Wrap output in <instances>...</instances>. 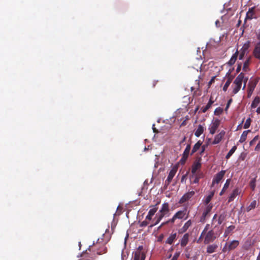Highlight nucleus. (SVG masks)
Here are the masks:
<instances>
[{
    "label": "nucleus",
    "mask_w": 260,
    "mask_h": 260,
    "mask_svg": "<svg viewBox=\"0 0 260 260\" xmlns=\"http://www.w3.org/2000/svg\"><path fill=\"white\" fill-rule=\"evenodd\" d=\"M170 212V206L168 203H164L162 204L161 208L156 214L154 218L155 222L150 225V227H152L157 225L165 216H168Z\"/></svg>",
    "instance_id": "nucleus-1"
},
{
    "label": "nucleus",
    "mask_w": 260,
    "mask_h": 260,
    "mask_svg": "<svg viewBox=\"0 0 260 260\" xmlns=\"http://www.w3.org/2000/svg\"><path fill=\"white\" fill-rule=\"evenodd\" d=\"M244 79V74L241 73L235 79L233 83V93L236 94L240 89L242 82Z\"/></svg>",
    "instance_id": "nucleus-2"
},
{
    "label": "nucleus",
    "mask_w": 260,
    "mask_h": 260,
    "mask_svg": "<svg viewBox=\"0 0 260 260\" xmlns=\"http://www.w3.org/2000/svg\"><path fill=\"white\" fill-rule=\"evenodd\" d=\"M225 215L224 214H221L219 216L215 214L213 217L211 223L212 225L214 226L213 229H215L220 225L225 220Z\"/></svg>",
    "instance_id": "nucleus-3"
},
{
    "label": "nucleus",
    "mask_w": 260,
    "mask_h": 260,
    "mask_svg": "<svg viewBox=\"0 0 260 260\" xmlns=\"http://www.w3.org/2000/svg\"><path fill=\"white\" fill-rule=\"evenodd\" d=\"M145 249L142 246L138 247L135 252L134 260H145Z\"/></svg>",
    "instance_id": "nucleus-4"
},
{
    "label": "nucleus",
    "mask_w": 260,
    "mask_h": 260,
    "mask_svg": "<svg viewBox=\"0 0 260 260\" xmlns=\"http://www.w3.org/2000/svg\"><path fill=\"white\" fill-rule=\"evenodd\" d=\"M220 123V120L217 118H214L209 127V132L211 134L213 135L215 133L216 131L219 127Z\"/></svg>",
    "instance_id": "nucleus-5"
},
{
    "label": "nucleus",
    "mask_w": 260,
    "mask_h": 260,
    "mask_svg": "<svg viewBox=\"0 0 260 260\" xmlns=\"http://www.w3.org/2000/svg\"><path fill=\"white\" fill-rule=\"evenodd\" d=\"M216 238V236L213 230H211L208 231L205 236L204 239V243L208 244L210 242H213L215 239Z\"/></svg>",
    "instance_id": "nucleus-6"
},
{
    "label": "nucleus",
    "mask_w": 260,
    "mask_h": 260,
    "mask_svg": "<svg viewBox=\"0 0 260 260\" xmlns=\"http://www.w3.org/2000/svg\"><path fill=\"white\" fill-rule=\"evenodd\" d=\"M189 212L187 213V208H185L183 210H180L177 212L175 214V218L176 219H186L188 217Z\"/></svg>",
    "instance_id": "nucleus-7"
},
{
    "label": "nucleus",
    "mask_w": 260,
    "mask_h": 260,
    "mask_svg": "<svg viewBox=\"0 0 260 260\" xmlns=\"http://www.w3.org/2000/svg\"><path fill=\"white\" fill-rule=\"evenodd\" d=\"M225 173V171L222 170L215 175L212 180V185L213 186L215 184H218L222 179Z\"/></svg>",
    "instance_id": "nucleus-8"
},
{
    "label": "nucleus",
    "mask_w": 260,
    "mask_h": 260,
    "mask_svg": "<svg viewBox=\"0 0 260 260\" xmlns=\"http://www.w3.org/2000/svg\"><path fill=\"white\" fill-rule=\"evenodd\" d=\"M195 194L194 191H190L185 193L180 199L179 203L182 204L189 201Z\"/></svg>",
    "instance_id": "nucleus-9"
},
{
    "label": "nucleus",
    "mask_w": 260,
    "mask_h": 260,
    "mask_svg": "<svg viewBox=\"0 0 260 260\" xmlns=\"http://www.w3.org/2000/svg\"><path fill=\"white\" fill-rule=\"evenodd\" d=\"M159 203V202H157L156 204V205L150 207L151 209L149 210L148 214L146 217V219L148 220V221L151 220L152 216L155 214V213L157 211L158 208L157 206Z\"/></svg>",
    "instance_id": "nucleus-10"
},
{
    "label": "nucleus",
    "mask_w": 260,
    "mask_h": 260,
    "mask_svg": "<svg viewBox=\"0 0 260 260\" xmlns=\"http://www.w3.org/2000/svg\"><path fill=\"white\" fill-rule=\"evenodd\" d=\"M177 170V168L176 167H173L170 171L168 176L165 181V185H168L170 182L172 181V179L174 177L176 173Z\"/></svg>",
    "instance_id": "nucleus-11"
},
{
    "label": "nucleus",
    "mask_w": 260,
    "mask_h": 260,
    "mask_svg": "<svg viewBox=\"0 0 260 260\" xmlns=\"http://www.w3.org/2000/svg\"><path fill=\"white\" fill-rule=\"evenodd\" d=\"M255 7H253L249 9L248 11L246 13V16L245 18V20L249 19L251 20L253 18H256L255 13Z\"/></svg>",
    "instance_id": "nucleus-12"
},
{
    "label": "nucleus",
    "mask_w": 260,
    "mask_h": 260,
    "mask_svg": "<svg viewBox=\"0 0 260 260\" xmlns=\"http://www.w3.org/2000/svg\"><path fill=\"white\" fill-rule=\"evenodd\" d=\"M225 135V132L224 131H221L218 134L216 135L214 139V140L212 142L213 144H217L220 143L222 139Z\"/></svg>",
    "instance_id": "nucleus-13"
},
{
    "label": "nucleus",
    "mask_w": 260,
    "mask_h": 260,
    "mask_svg": "<svg viewBox=\"0 0 260 260\" xmlns=\"http://www.w3.org/2000/svg\"><path fill=\"white\" fill-rule=\"evenodd\" d=\"M201 167V163L200 160H196L192 165L191 173L192 174H195L196 173H197V170L200 169Z\"/></svg>",
    "instance_id": "nucleus-14"
},
{
    "label": "nucleus",
    "mask_w": 260,
    "mask_h": 260,
    "mask_svg": "<svg viewBox=\"0 0 260 260\" xmlns=\"http://www.w3.org/2000/svg\"><path fill=\"white\" fill-rule=\"evenodd\" d=\"M253 54L256 58L260 60V41L256 44Z\"/></svg>",
    "instance_id": "nucleus-15"
},
{
    "label": "nucleus",
    "mask_w": 260,
    "mask_h": 260,
    "mask_svg": "<svg viewBox=\"0 0 260 260\" xmlns=\"http://www.w3.org/2000/svg\"><path fill=\"white\" fill-rule=\"evenodd\" d=\"M257 84V81H250L248 84V96L250 97Z\"/></svg>",
    "instance_id": "nucleus-16"
},
{
    "label": "nucleus",
    "mask_w": 260,
    "mask_h": 260,
    "mask_svg": "<svg viewBox=\"0 0 260 260\" xmlns=\"http://www.w3.org/2000/svg\"><path fill=\"white\" fill-rule=\"evenodd\" d=\"M212 208V206L208 205L205 209V210L204 211L202 217L201 218V221L204 222L205 221L206 218L207 216L209 214V213L210 212L211 209Z\"/></svg>",
    "instance_id": "nucleus-17"
},
{
    "label": "nucleus",
    "mask_w": 260,
    "mask_h": 260,
    "mask_svg": "<svg viewBox=\"0 0 260 260\" xmlns=\"http://www.w3.org/2000/svg\"><path fill=\"white\" fill-rule=\"evenodd\" d=\"M240 192H241V191L238 188H235L233 191V192L231 194L230 196L229 197L228 202H231L233 201H234V200L235 199L236 197H237L238 195H239L240 193Z\"/></svg>",
    "instance_id": "nucleus-18"
},
{
    "label": "nucleus",
    "mask_w": 260,
    "mask_h": 260,
    "mask_svg": "<svg viewBox=\"0 0 260 260\" xmlns=\"http://www.w3.org/2000/svg\"><path fill=\"white\" fill-rule=\"evenodd\" d=\"M192 224V222L190 220H188L187 222L185 223L184 225L179 230V233L180 234H182L185 233L188 229L191 226Z\"/></svg>",
    "instance_id": "nucleus-19"
},
{
    "label": "nucleus",
    "mask_w": 260,
    "mask_h": 260,
    "mask_svg": "<svg viewBox=\"0 0 260 260\" xmlns=\"http://www.w3.org/2000/svg\"><path fill=\"white\" fill-rule=\"evenodd\" d=\"M189 239V234L188 233L185 234L181 239L180 240V245L182 247L185 246L188 243Z\"/></svg>",
    "instance_id": "nucleus-20"
},
{
    "label": "nucleus",
    "mask_w": 260,
    "mask_h": 260,
    "mask_svg": "<svg viewBox=\"0 0 260 260\" xmlns=\"http://www.w3.org/2000/svg\"><path fill=\"white\" fill-rule=\"evenodd\" d=\"M217 248L218 245L216 244L209 245L207 247V253L210 254L215 252Z\"/></svg>",
    "instance_id": "nucleus-21"
},
{
    "label": "nucleus",
    "mask_w": 260,
    "mask_h": 260,
    "mask_svg": "<svg viewBox=\"0 0 260 260\" xmlns=\"http://www.w3.org/2000/svg\"><path fill=\"white\" fill-rule=\"evenodd\" d=\"M190 150V145H187L183 152V156L181 158V160H183L184 161H185L186 159L187 158L189 152Z\"/></svg>",
    "instance_id": "nucleus-22"
},
{
    "label": "nucleus",
    "mask_w": 260,
    "mask_h": 260,
    "mask_svg": "<svg viewBox=\"0 0 260 260\" xmlns=\"http://www.w3.org/2000/svg\"><path fill=\"white\" fill-rule=\"evenodd\" d=\"M238 54H239L238 51L237 50L236 52L233 54L230 60L228 62V64L229 66H232L235 63V62L237 59V57L238 56Z\"/></svg>",
    "instance_id": "nucleus-23"
},
{
    "label": "nucleus",
    "mask_w": 260,
    "mask_h": 260,
    "mask_svg": "<svg viewBox=\"0 0 260 260\" xmlns=\"http://www.w3.org/2000/svg\"><path fill=\"white\" fill-rule=\"evenodd\" d=\"M239 244V242L238 240L232 241L229 244H228V251H229L234 249L238 246Z\"/></svg>",
    "instance_id": "nucleus-24"
},
{
    "label": "nucleus",
    "mask_w": 260,
    "mask_h": 260,
    "mask_svg": "<svg viewBox=\"0 0 260 260\" xmlns=\"http://www.w3.org/2000/svg\"><path fill=\"white\" fill-rule=\"evenodd\" d=\"M176 237L177 234L176 233H171L169 237L166 240V243L169 244H172L173 243L174 241L176 239Z\"/></svg>",
    "instance_id": "nucleus-25"
},
{
    "label": "nucleus",
    "mask_w": 260,
    "mask_h": 260,
    "mask_svg": "<svg viewBox=\"0 0 260 260\" xmlns=\"http://www.w3.org/2000/svg\"><path fill=\"white\" fill-rule=\"evenodd\" d=\"M204 128L202 125H199L196 129L194 135L197 137H199L204 132Z\"/></svg>",
    "instance_id": "nucleus-26"
},
{
    "label": "nucleus",
    "mask_w": 260,
    "mask_h": 260,
    "mask_svg": "<svg viewBox=\"0 0 260 260\" xmlns=\"http://www.w3.org/2000/svg\"><path fill=\"white\" fill-rule=\"evenodd\" d=\"M250 62V57H249L245 61L243 64V70L244 72H248L249 70V66Z\"/></svg>",
    "instance_id": "nucleus-27"
},
{
    "label": "nucleus",
    "mask_w": 260,
    "mask_h": 260,
    "mask_svg": "<svg viewBox=\"0 0 260 260\" xmlns=\"http://www.w3.org/2000/svg\"><path fill=\"white\" fill-rule=\"evenodd\" d=\"M250 132V130H247V131H244L243 132V133L242 134V135L241 136L240 139L239 140L240 143H243L244 141H245V140H246L247 134Z\"/></svg>",
    "instance_id": "nucleus-28"
},
{
    "label": "nucleus",
    "mask_w": 260,
    "mask_h": 260,
    "mask_svg": "<svg viewBox=\"0 0 260 260\" xmlns=\"http://www.w3.org/2000/svg\"><path fill=\"white\" fill-rule=\"evenodd\" d=\"M259 103H260V98L258 96L255 97L251 103V108H256L258 106V105L259 104Z\"/></svg>",
    "instance_id": "nucleus-29"
},
{
    "label": "nucleus",
    "mask_w": 260,
    "mask_h": 260,
    "mask_svg": "<svg viewBox=\"0 0 260 260\" xmlns=\"http://www.w3.org/2000/svg\"><path fill=\"white\" fill-rule=\"evenodd\" d=\"M202 145V142L200 141H199L193 146L191 154H192L193 153L197 152L201 147Z\"/></svg>",
    "instance_id": "nucleus-30"
},
{
    "label": "nucleus",
    "mask_w": 260,
    "mask_h": 260,
    "mask_svg": "<svg viewBox=\"0 0 260 260\" xmlns=\"http://www.w3.org/2000/svg\"><path fill=\"white\" fill-rule=\"evenodd\" d=\"M235 226L234 225H230L225 230L224 233V236L227 237L232 231L235 229Z\"/></svg>",
    "instance_id": "nucleus-31"
},
{
    "label": "nucleus",
    "mask_w": 260,
    "mask_h": 260,
    "mask_svg": "<svg viewBox=\"0 0 260 260\" xmlns=\"http://www.w3.org/2000/svg\"><path fill=\"white\" fill-rule=\"evenodd\" d=\"M213 103V101H212L211 99H210L207 105L202 108V112L204 113L206 112L209 108H210Z\"/></svg>",
    "instance_id": "nucleus-32"
},
{
    "label": "nucleus",
    "mask_w": 260,
    "mask_h": 260,
    "mask_svg": "<svg viewBox=\"0 0 260 260\" xmlns=\"http://www.w3.org/2000/svg\"><path fill=\"white\" fill-rule=\"evenodd\" d=\"M107 252V248L105 245H102L100 248L97 249L96 253L98 255H101Z\"/></svg>",
    "instance_id": "nucleus-33"
},
{
    "label": "nucleus",
    "mask_w": 260,
    "mask_h": 260,
    "mask_svg": "<svg viewBox=\"0 0 260 260\" xmlns=\"http://www.w3.org/2000/svg\"><path fill=\"white\" fill-rule=\"evenodd\" d=\"M201 177V175L198 173H196L195 174H192V178H194V180L192 181V183H198L199 181L200 178Z\"/></svg>",
    "instance_id": "nucleus-34"
},
{
    "label": "nucleus",
    "mask_w": 260,
    "mask_h": 260,
    "mask_svg": "<svg viewBox=\"0 0 260 260\" xmlns=\"http://www.w3.org/2000/svg\"><path fill=\"white\" fill-rule=\"evenodd\" d=\"M237 149V146H234L232 149L230 150L228 153L226 154L225 156V158L228 159L230 157L233 155V154L235 152L236 150Z\"/></svg>",
    "instance_id": "nucleus-35"
},
{
    "label": "nucleus",
    "mask_w": 260,
    "mask_h": 260,
    "mask_svg": "<svg viewBox=\"0 0 260 260\" xmlns=\"http://www.w3.org/2000/svg\"><path fill=\"white\" fill-rule=\"evenodd\" d=\"M246 50H247V48H244V47H242L241 48V49L240 50V54L239 55V59L240 60H242L243 57H244V56L245 54V52L246 51Z\"/></svg>",
    "instance_id": "nucleus-36"
},
{
    "label": "nucleus",
    "mask_w": 260,
    "mask_h": 260,
    "mask_svg": "<svg viewBox=\"0 0 260 260\" xmlns=\"http://www.w3.org/2000/svg\"><path fill=\"white\" fill-rule=\"evenodd\" d=\"M230 181H231V180H230V179H227V180H226V182H225V184H224V186H223V188H222V189L221 191V192H220V195H222V193H223V192H224L225 190H226V189H228V188L229 187V185H230Z\"/></svg>",
    "instance_id": "nucleus-37"
},
{
    "label": "nucleus",
    "mask_w": 260,
    "mask_h": 260,
    "mask_svg": "<svg viewBox=\"0 0 260 260\" xmlns=\"http://www.w3.org/2000/svg\"><path fill=\"white\" fill-rule=\"evenodd\" d=\"M213 196H214V192L212 191V192H210V193L206 197L205 201V203L207 205L209 204V203L210 202L212 198H213Z\"/></svg>",
    "instance_id": "nucleus-38"
},
{
    "label": "nucleus",
    "mask_w": 260,
    "mask_h": 260,
    "mask_svg": "<svg viewBox=\"0 0 260 260\" xmlns=\"http://www.w3.org/2000/svg\"><path fill=\"white\" fill-rule=\"evenodd\" d=\"M255 183H256V179L255 178H253L251 179L249 183V185L250 188L252 189V190H254L255 187Z\"/></svg>",
    "instance_id": "nucleus-39"
},
{
    "label": "nucleus",
    "mask_w": 260,
    "mask_h": 260,
    "mask_svg": "<svg viewBox=\"0 0 260 260\" xmlns=\"http://www.w3.org/2000/svg\"><path fill=\"white\" fill-rule=\"evenodd\" d=\"M250 123H251V119H250V118H248L246 119V120L244 124V126H243L244 128L247 129V128H249L250 125Z\"/></svg>",
    "instance_id": "nucleus-40"
},
{
    "label": "nucleus",
    "mask_w": 260,
    "mask_h": 260,
    "mask_svg": "<svg viewBox=\"0 0 260 260\" xmlns=\"http://www.w3.org/2000/svg\"><path fill=\"white\" fill-rule=\"evenodd\" d=\"M176 219V218H175V215H174V216H173V217L169 219V220L167 221L166 222H163L161 223V226H163L166 224H168L169 223H173L174 222H175V220Z\"/></svg>",
    "instance_id": "nucleus-41"
},
{
    "label": "nucleus",
    "mask_w": 260,
    "mask_h": 260,
    "mask_svg": "<svg viewBox=\"0 0 260 260\" xmlns=\"http://www.w3.org/2000/svg\"><path fill=\"white\" fill-rule=\"evenodd\" d=\"M231 83V80L230 79H228L226 82H225V84L223 86V90L224 91H226L228 89L229 86H230V84Z\"/></svg>",
    "instance_id": "nucleus-42"
},
{
    "label": "nucleus",
    "mask_w": 260,
    "mask_h": 260,
    "mask_svg": "<svg viewBox=\"0 0 260 260\" xmlns=\"http://www.w3.org/2000/svg\"><path fill=\"white\" fill-rule=\"evenodd\" d=\"M222 111L223 110L222 108L218 107L215 110L214 113L215 115H219L222 112Z\"/></svg>",
    "instance_id": "nucleus-43"
},
{
    "label": "nucleus",
    "mask_w": 260,
    "mask_h": 260,
    "mask_svg": "<svg viewBox=\"0 0 260 260\" xmlns=\"http://www.w3.org/2000/svg\"><path fill=\"white\" fill-rule=\"evenodd\" d=\"M255 205H256V201H254L252 202H251V204H250V205L247 208L248 211H249L251 209L254 208L255 207Z\"/></svg>",
    "instance_id": "nucleus-44"
},
{
    "label": "nucleus",
    "mask_w": 260,
    "mask_h": 260,
    "mask_svg": "<svg viewBox=\"0 0 260 260\" xmlns=\"http://www.w3.org/2000/svg\"><path fill=\"white\" fill-rule=\"evenodd\" d=\"M149 221H148V220H147L146 218H145V220L141 223L140 226L144 227L147 226V225L149 224Z\"/></svg>",
    "instance_id": "nucleus-45"
},
{
    "label": "nucleus",
    "mask_w": 260,
    "mask_h": 260,
    "mask_svg": "<svg viewBox=\"0 0 260 260\" xmlns=\"http://www.w3.org/2000/svg\"><path fill=\"white\" fill-rule=\"evenodd\" d=\"M210 229V224H207L205 226V228H204L203 231L202 232L201 237L209 229Z\"/></svg>",
    "instance_id": "nucleus-46"
},
{
    "label": "nucleus",
    "mask_w": 260,
    "mask_h": 260,
    "mask_svg": "<svg viewBox=\"0 0 260 260\" xmlns=\"http://www.w3.org/2000/svg\"><path fill=\"white\" fill-rule=\"evenodd\" d=\"M259 138V136H256L254 137V138L250 142V145H252L253 144H254V143L257 141L258 140Z\"/></svg>",
    "instance_id": "nucleus-47"
},
{
    "label": "nucleus",
    "mask_w": 260,
    "mask_h": 260,
    "mask_svg": "<svg viewBox=\"0 0 260 260\" xmlns=\"http://www.w3.org/2000/svg\"><path fill=\"white\" fill-rule=\"evenodd\" d=\"M180 252H179V251L176 252L174 253V254L173 256L172 257V258H174V259H175L177 260V259H178V257H179V255H180Z\"/></svg>",
    "instance_id": "nucleus-48"
},
{
    "label": "nucleus",
    "mask_w": 260,
    "mask_h": 260,
    "mask_svg": "<svg viewBox=\"0 0 260 260\" xmlns=\"http://www.w3.org/2000/svg\"><path fill=\"white\" fill-rule=\"evenodd\" d=\"M222 252H226V251H228V244L227 243H225V244L223 246V247L222 249Z\"/></svg>",
    "instance_id": "nucleus-49"
},
{
    "label": "nucleus",
    "mask_w": 260,
    "mask_h": 260,
    "mask_svg": "<svg viewBox=\"0 0 260 260\" xmlns=\"http://www.w3.org/2000/svg\"><path fill=\"white\" fill-rule=\"evenodd\" d=\"M259 150H260V140L255 148V151H259Z\"/></svg>",
    "instance_id": "nucleus-50"
},
{
    "label": "nucleus",
    "mask_w": 260,
    "mask_h": 260,
    "mask_svg": "<svg viewBox=\"0 0 260 260\" xmlns=\"http://www.w3.org/2000/svg\"><path fill=\"white\" fill-rule=\"evenodd\" d=\"M241 69V63L238 64V66L237 68V69H236V72L237 73L239 72L240 71Z\"/></svg>",
    "instance_id": "nucleus-51"
},
{
    "label": "nucleus",
    "mask_w": 260,
    "mask_h": 260,
    "mask_svg": "<svg viewBox=\"0 0 260 260\" xmlns=\"http://www.w3.org/2000/svg\"><path fill=\"white\" fill-rule=\"evenodd\" d=\"M206 147V145H203L202 146V151L201 152V154H202V153L204 152V151L205 150Z\"/></svg>",
    "instance_id": "nucleus-52"
},
{
    "label": "nucleus",
    "mask_w": 260,
    "mask_h": 260,
    "mask_svg": "<svg viewBox=\"0 0 260 260\" xmlns=\"http://www.w3.org/2000/svg\"><path fill=\"white\" fill-rule=\"evenodd\" d=\"M247 78L246 79H245L244 82V86L243 87V89H244L245 88V86H246V82L247 81Z\"/></svg>",
    "instance_id": "nucleus-53"
},
{
    "label": "nucleus",
    "mask_w": 260,
    "mask_h": 260,
    "mask_svg": "<svg viewBox=\"0 0 260 260\" xmlns=\"http://www.w3.org/2000/svg\"><path fill=\"white\" fill-rule=\"evenodd\" d=\"M256 112L257 114H260V106L257 108Z\"/></svg>",
    "instance_id": "nucleus-54"
},
{
    "label": "nucleus",
    "mask_w": 260,
    "mask_h": 260,
    "mask_svg": "<svg viewBox=\"0 0 260 260\" xmlns=\"http://www.w3.org/2000/svg\"><path fill=\"white\" fill-rule=\"evenodd\" d=\"M185 178V175H183L182 177V178H181V181L182 182H183L184 179Z\"/></svg>",
    "instance_id": "nucleus-55"
},
{
    "label": "nucleus",
    "mask_w": 260,
    "mask_h": 260,
    "mask_svg": "<svg viewBox=\"0 0 260 260\" xmlns=\"http://www.w3.org/2000/svg\"><path fill=\"white\" fill-rule=\"evenodd\" d=\"M232 102V100H230L229 101H228V105H227V107L229 106V105L230 104L231 102Z\"/></svg>",
    "instance_id": "nucleus-56"
},
{
    "label": "nucleus",
    "mask_w": 260,
    "mask_h": 260,
    "mask_svg": "<svg viewBox=\"0 0 260 260\" xmlns=\"http://www.w3.org/2000/svg\"><path fill=\"white\" fill-rule=\"evenodd\" d=\"M256 260H260V256H258L257 257V259H256Z\"/></svg>",
    "instance_id": "nucleus-57"
},
{
    "label": "nucleus",
    "mask_w": 260,
    "mask_h": 260,
    "mask_svg": "<svg viewBox=\"0 0 260 260\" xmlns=\"http://www.w3.org/2000/svg\"><path fill=\"white\" fill-rule=\"evenodd\" d=\"M171 260H176V259L172 258Z\"/></svg>",
    "instance_id": "nucleus-58"
},
{
    "label": "nucleus",
    "mask_w": 260,
    "mask_h": 260,
    "mask_svg": "<svg viewBox=\"0 0 260 260\" xmlns=\"http://www.w3.org/2000/svg\"><path fill=\"white\" fill-rule=\"evenodd\" d=\"M171 255H171V254H170V255H169V258H170V257H171Z\"/></svg>",
    "instance_id": "nucleus-59"
}]
</instances>
